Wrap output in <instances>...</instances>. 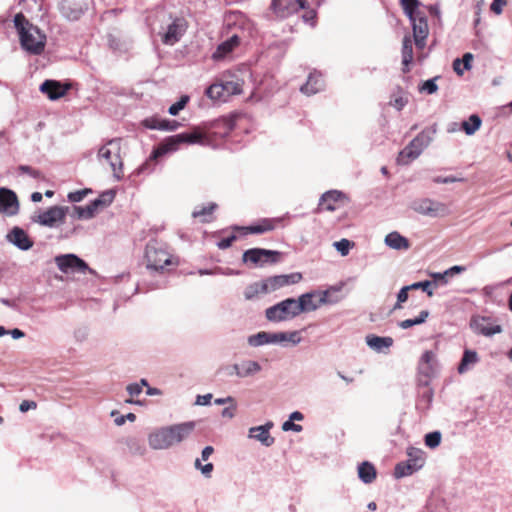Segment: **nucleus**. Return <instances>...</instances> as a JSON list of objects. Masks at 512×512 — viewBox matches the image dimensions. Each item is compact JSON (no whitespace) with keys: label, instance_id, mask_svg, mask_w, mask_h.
<instances>
[{"label":"nucleus","instance_id":"1","mask_svg":"<svg viewBox=\"0 0 512 512\" xmlns=\"http://www.w3.org/2000/svg\"><path fill=\"white\" fill-rule=\"evenodd\" d=\"M195 422L188 421L161 427L151 432L148 443L152 449L164 450L188 439L195 430Z\"/></svg>","mask_w":512,"mask_h":512},{"label":"nucleus","instance_id":"2","mask_svg":"<svg viewBox=\"0 0 512 512\" xmlns=\"http://www.w3.org/2000/svg\"><path fill=\"white\" fill-rule=\"evenodd\" d=\"M144 260L147 269L158 273L170 272L179 265L178 257L168 251L167 245L155 239L146 244Z\"/></svg>","mask_w":512,"mask_h":512},{"label":"nucleus","instance_id":"3","mask_svg":"<svg viewBox=\"0 0 512 512\" xmlns=\"http://www.w3.org/2000/svg\"><path fill=\"white\" fill-rule=\"evenodd\" d=\"M14 24L22 48L33 55L41 54L45 49L46 35L37 26L30 23L22 13L15 15Z\"/></svg>","mask_w":512,"mask_h":512},{"label":"nucleus","instance_id":"4","mask_svg":"<svg viewBox=\"0 0 512 512\" xmlns=\"http://www.w3.org/2000/svg\"><path fill=\"white\" fill-rule=\"evenodd\" d=\"M228 26H232L237 29V32L233 33L229 39L222 42L213 54L214 59H220L232 52L236 47L239 46L241 40L246 37V34L250 33L251 23L250 21L240 12L231 13L228 18Z\"/></svg>","mask_w":512,"mask_h":512},{"label":"nucleus","instance_id":"5","mask_svg":"<svg viewBox=\"0 0 512 512\" xmlns=\"http://www.w3.org/2000/svg\"><path fill=\"white\" fill-rule=\"evenodd\" d=\"M207 135L200 128H193L191 131L180 133L167 138L154 152L153 157L157 158L167 152L175 151L181 144L204 143Z\"/></svg>","mask_w":512,"mask_h":512},{"label":"nucleus","instance_id":"6","mask_svg":"<svg viewBox=\"0 0 512 512\" xmlns=\"http://www.w3.org/2000/svg\"><path fill=\"white\" fill-rule=\"evenodd\" d=\"M434 130L424 129L419 133L402 151H400L397 157V163L400 165H407L415 160L432 141V135Z\"/></svg>","mask_w":512,"mask_h":512},{"label":"nucleus","instance_id":"7","mask_svg":"<svg viewBox=\"0 0 512 512\" xmlns=\"http://www.w3.org/2000/svg\"><path fill=\"white\" fill-rule=\"evenodd\" d=\"M120 150L119 144L111 140L98 151L99 160L105 161L110 166L113 175L118 180L123 177V162Z\"/></svg>","mask_w":512,"mask_h":512},{"label":"nucleus","instance_id":"8","mask_svg":"<svg viewBox=\"0 0 512 512\" xmlns=\"http://www.w3.org/2000/svg\"><path fill=\"white\" fill-rule=\"evenodd\" d=\"M242 93V84L238 80L214 83L206 90V95L213 100H226L232 95Z\"/></svg>","mask_w":512,"mask_h":512},{"label":"nucleus","instance_id":"9","mask_svg":"<svg viewBox=\"0 0 512 512\" xmlns=\"http://www.w3.org/2000/svg\"><path fill=\"white\" fill-rule=\"evenodd\" d=\"M299 315L296 300L288 298L266 310V317L270 321H283Z\"/></svg>","mask_w":512,"mask_h":512},{"label":"nucleus","instance_id":"10","mask_svg":"<svg viewBox=\"0 0 512 512\" xmlns=\"http://www.w3.org/2000/svg\"><path fill=\"white\" fill-rule=\"evenodd\" d=\"M412 209L421 215L429 217H442L448 214L446 204L429 198L415 200L412 203Z\"/></svg>","mask_w":512,"mask_h":512},{"label":"nucleus","instance_id":"11","mask_svg":"<svg viewBox=\"0 0 512 512\" xmlns=\"http://www.w3.org/2000/svg\"><path fill=\"white\" fill-rule=\"evenodd\" d=\"M348 197L341 191L338 190H330L325 192L318 203L316 212L320 213L323 211L333 212L342 207H344L348 203Z\"/></svg>","mask_w":512,"mask_h":512},{"label":"nucleus","instance_id":"12","mask_svg":"<svg viewBox=\"0 0 512 512\" xmlns=\"http://www.w3.org/2000/svg\"><path fill=\"white\" fill-rule=\"evenodd\" d=\"M278 251L266 250L262 248H252L243 253L242 260L244 263H252L254 265H264L265 263H277L280 259Z\"/></svg>","mask_w":512,"mask_h":512},{"label":"nucleus","instance_id":"13","mask_svg":"<svg viewBox=\"0 0 512 512\" xmlns=\"http://www.w3.org/2000/svg\"><path fill=\"white\" fill-rule=\"evenodd\" d=\"M418 375L421 382L428 384L437 369V357L433 351H425L418 362Z\"/></svg>","mask_w":512,"mask_h":512},{"label":"nucleus","instance_id":"14","mask_svg":"<svg viewBox=\"0 0 512 512\" xmlns=\"http://www.w3.org/2000/svg\"><path fill=\"white\" fill-rule=\"evenodd\" d=\"M270 8L276 17L284 19L306 8V0H272Z\"/></svg>","mask_w":512,"mask_h":512},{"label":"nucleus","instance_id":"15","mask_svg":"<svg viewBox=\"0 0 512 512\" xmlns=\"http://www.w3.org/2000/svg\"><path fill=\"white\" fill-rule=\"evenodd\" d=\"M67 208L53 206L37 216L36 222L42 226L55 227L65 221Z\"/></svg>","mask_w":512,"mask_h":512},{"label":"nucleus","instance_id":"16","mask_svg":"<svg viewBox=\"0 0 512 512\" xmlns=\"http://www.w3.org/2000/svg\"><path fill=\"white\" fill-rule=\"evenodd\" d=\"M55 263L58 268L64 272H81L85 273L88 270V265L74 254L60 255L55 258Z\"/></svg>","mask_w":512,"mask_h":512},{"label":"nucleus","instance_id":"17","mask_svg":"<svg viewBox=\"0 0 512 512\" xmlns=\"http://www.w3.org/2000/svg\"><path fill=\"white\" fill-rule=\"evenodd\" d=\"M281 223V218H263L249 226L237 227L236 230L240 231L243 235L264 234L274 230Z\"/></svg>","mask_w":512,"mask_h":512},{"label":"nucleus","instance_id":"18","mask_svg":"<svg viewBox=\"0 0 512 512\" xmlns=\"http://www.w3.org/2000/svg\"><path fill=\"white\" fill-rule=\"evenodd\" d=\"M187 29V21L184 18H176L162 35V42L166 45L177 43Z\"/></svg>","mask_w":512,"mask_h":512},{"label":"nucleus","instance_id":"19","mask_svg":"<svg viewBox=\"0 0 512 512\" xmlns=\"http://www.w3.org/2000/svg\"><path fill=\"white\" fill-rule=\"evenodd\" d=\"M413 28V37L415 45L419 49H423L426 45V38L429 34L428 23L425 17L416 15L410 19Z\"/></svg>","mask_w":512,"mask_h":512},{"label":"nucleus","instance_id":"20","mask_svg":"<svg viewBox=\"0 0 512 512\" xmlns=\"http://www.w3.org/2000/svg\"><path fill=\"white\" fill-rule=\"evenodd\" d=\"M302 279L301 273L295 272L288 275H276L264 280L267 292L278 290L290 284H296Z\"/></svg>","mask_w":512,"mask_h":512},{"label":"nucleus","instance_id":"21","mask_svg":"<svg viewBox=\"0 0 512 512\" xmlns=\"http://www.w3.org/2000/svg\"><path fill=\"white\" fill-rule=\"evenodd\" d=\"M18 206L16 194L7 188H0V212L7 215H15L18 211Z\"/></svg>","mask_w":512,"mask_h":512},{"label":"nucleus","instance_id":"22","mask_svg":"<svg viewBox=\"0 0 512 512\" xmlns=\"http://www.w3.org/2000/svg\"><path fill=\"white\" fill-rule=\"evenodd\" d=\"M471 325L478 334H482L484 336H492L502 332L501 326L495 324L487 317L474 318Z\"/></svg>","mask_w":512,"mask_h":512},{"label":"nucleus","instance_id":"23","mask_svg":"<svg viewBox=\"0 0 512 512\" xmlns=\"http://www.w3.org/2000/svg\"><path fill=\"white\" fill-rule=\"evenodd\" d=\"M58 9L62 16L70 21L80 19L83 14L82 7L74 0H61L58 4Z\"/></svg>","mask_w":512,"mask_h":512},{"label":"nucleus","instance_id":"24","mask_svg":"<svg viewBox=\"0 0 512 512\" xmlns=\"http://www.w3.org/2000/svg\"><path fill=\"white\" fill-rule=\"evenodd\" d=\"M70 85H63L55 80H46L42 83L40 89L43 93H46L52 100L63 97L69 90Z\"/></svg>","mask_w":512,"mask_h":512},{"label":"nucleus","instance_id":"25","mask_svg":"<svg viewBox=\"0 0 512 512\" xmlns=\"http://www.w3.org/2000/svg\"><path fill=\"white\" fill-rule=\"evenodd\" d=\"M8 239L21 250H28L33 246L32 240L27 233L18 227H15L8 234Z\"/></svg>","mask_w":512,"mask_h":512},{"label":"nucleus","instance_id":"26","mask_svg":"<svg viewBox=\"0 0 512 512\" xmlns=\"http://www.w3.org/2000/svg\"><path fill=\"white\" fill-rule=\"evenodd\" d=\"M272 426V423H267L262 426L252 427L249 430V437L260 441L265 446H271L274 443V438L269 433Z\"/></svg>","mask_w":512,"mask_h":512},{"label":"nucleus","instance_id":"27","mask_svg":"<svg viewBox=\"0 0 512 512\" xmlns=\"http://www.w3.org/2000/svg\"><path fill=\"white\" fill-rule=\"evenodd\" d=\"M324 87V81L322 79L321 74L319 73H310L308 76L307 82L301 86V92L306 95H313L317 92L321 91Z\"/></svg>","mask_w":512,"mask_h":512},{"label":"nucleus","instance_id":"28","mask_svg":"<svg viewBox=\"0 0 512 512\" xmlns=\"http://www.w3.org/2000/svg\"><path fill=\"white\" fill-rule=\"evenodd\" d=\"M393 342L392 337H380L374 334L366 336L367 345L376 352L388 350L393 345Z\"/></svg>","mask_w":512,"mask_h":512},{"label":"nucleus","instance_id":"29","mask_svg":"<svg viewBox=\"0 0 512 512\" xmlns=\"http://www.w3.org/2000/svg\"><path fill=\"white\" fill-rule=\"evenodd\" d=\"M402 72H410V64L413 61V45L410 36H405L402 42Z\"/></svg>","mask_w":512,"mask_h":512},{"label":"nucleus","instance_id":"30","mask_svg":"<svg viewBox=\"0 0 512 512\" xmlns=\"http://www.w3.org/2000/svg\"><path fill=\"white\" fill-rule=\"evenodd\" d=\"M358 477L365 484L372 483L377 477V471L375 466L368 461L362 462L358 466Z\"/></svg>","mask_w":512,"mask_h":512},{"label":"nucleus","instance_id":"31","mask_svg":"<svg viewBox=\"0 0 512 512\" xmlns=\"http://www.w3.org/2000/svg\"><path fill=\"white\" fill-rule=\"evenodd\" d=\"M385 243L392 249L407 250L410 243L407 238L400 235L398 232H391L385 238Z\"/></svg>","mask_w":512,"mask_h":512},{"label":"nucleus","instance_id":"32","mask_svg":"<svg viewBox=\"0 0 512 512\" xmlns=\"http://www.w3.org/2000/svg\"><path fill=\"white\" fill-rule=\"evenodd\" d=\"M144 124L146 127L150 128V129H158V130H175L179 126V123L175 120L169 121V120L158 119L155 117L146 119L144 121Z\"/></svg>","mask_w":512,"mask_h":512},{"label":"nucleus","instance_id":"33","mask_svg":"<svg viewBox=\"0 0 512 512\" xmlns=\"http://www.w3.org/2000/svg\"><path fill=\"white\" fill-rule=\"evenodd\" d=\"M267 287L265 285L264 280L262 282H256L253 284H250L246 287L244 291V296L247 300H252L257 298L260 294H266Z\"/></svg>","mask_w":512,"mask_h":512},{"label":"nucleus","instance_id":"34","mask_svg":"<svg viewBox=\"0 0 512 512\" xmlns=\"http://www.w3.org/2000/svg\"><path fill=\"white\" fill-rule=\"evenodd\" d=\"M478 361V355L475 351L465 350L461 362L458 366V372L464 373L468 370L470 365L475 364Z\"/></svg>","mask_w":512,"mask_h":512},{"label":"nucleus","instance_id":"35","mask_svg":"<svg viewBox=\"0 0 512 512\" xmlns=\"http://www.w3.org/2000/svg\"><path fill=\"white\" fill-rule=\"evenodd\" d=\"M261 370V366L256 361H245L240 366V371H237L238 377H247L253 375Z\"/></svg>","mask_w":512,"mask_h":512},{"label":"nucleus","instance_id":"36","mask_svg":"<svg viewBox=\"0 0 512 512\" xmlns=\"http://www.w3.org/2000/svg\"><path fill=\"white\" fill-rule=\"evenodd\" d=\"M473 60V55L471 53L464 54L462 59H455L453 62V69L458 75H462L464 70H469L471 68V61Z\"/></svg>","mask_w":512,"mask_h":512},{"label":"nucleus","instance_id":"37","mask_svg":"<svg viewBox=\"0 0 512 512\" xmlns=\"http://www.w3.org/2000/svg\"><path fill=\"white\" fill-rule=\"evenodd\" d=\"M101 200H94L85 207H75V211L79 218H91L99 208Z\"/></svg>","mask_w":512,"mask_h":512},{"label":"nucleus","instance_id":"38","mask_svg":"<svg viewBox=\"0 0 512 512\" xmlns=\"http://www.w3.org/2000/svg\"><path fill=\"white\" fill-rule=\"evenodd\" d=\"M481 119L478 115H471L468 120L462 123V129L467 135L474 134L481 126Z\"/></svg>","mask_w":512,"mask_h":512},{"label":"nucleus","instance_id":"39","mask_svg":"<svg viewBox=\"0 0 512 512\" xmlns=\"http://www.w3.org/2000/svg\"><path fill=\"white\" fill-rule=\"evenodd\" d=\"M409 459L407 462H410L415 470L420 469L425 462V458L423 456V452L419 449L411 448L408 451Z\"/></svg>","mask_w":512,"mask_h":512},{"label":"nucleus","instance_id":"40","mask_svg":"<svg viewBox=\"0 0 512 512\" xmlns=\"http://www.w3.org/2000/svg\"><path fill=\"white\" fill-rule=\"evenodd\" d=\"M296 305L298 306V313L304 311H313L317 308V305L312 300L311 294L302 295L298 301H296Z\"/></svg>","mask_w":512,"mask_h":512},{"label":"nucleus","instance_id":"41","mask_svg":"<svg viewBox=\"0 0 512 512\" xmlns=\"http://www.w3.org/2000/svg\"><path fill=\"white\" fill-rule=\"evenodd\" d=\"M297 332H292L290 334H286L283 332L280 333H269V343H279L284 341H291L293 343H297L299 338H297Z\"/></svg>","mask_w":512,"mask_h":512},{"label":"nucleus","instance_id":"42","mask_svg":"<svg viewBox=\"0 0 512 512\" xmlns=\"http://www.w3.org/2000/svg\"><path fill=\"white\" fill-rule=\"evenodd\" d=\"M400 4L409 19H413L414 16L419 15L417 9L420 2L418 0H400Z\"/></svg>","mask_w":512,"mask_h":512},{"label":"nucleus","instance_id":"43","mask_svg":"<svg viewBox=\"0 0 512 512\" xmlns=\"http://www.w3.org/2000/svg\"><path fill=\"white\" fill-rule=\"evenodd\" d=\"M428 316H429V311L422 310L416 318L403 320L399 323V326L402 329H408L414 325H419V324L424 323L426 321V319L428 318Z\"/></svg>","mask_w":512,"mask_h":512},{"label":"nucleus","instance_id":"44","mask_svg":"<svg viewBox=\"0 0 512 512\" xmlns=\"http://www.w3.org/2000/svg\"><path fill=\"white\" fill-rule=\"evenodd\" d=\"M415 471L416 470L414 469L410 462L399 463L395 467L394 475L396 478H401L404 476L411 475Z\"/></svg>","mask_w":512,"mask_h":512},{"label":"nucleus","instance_id":"45","mask_svg":"<svg viewBox=\"0 0 512 512\" xmlns=\"http://www.w3.org/2000/svg\"><path fill=\"white\" fill-rule=\"evenodd\" d=\"M333 245L342 256H346L348 255L350 249L354 247V242L348 239H341L340 241L334 242Z\"/></svg>","mask_w":512,"mask_h":512},{"label":"nucleus","instance_id":"46","mask_svg":"<svg viewBox=\"0 0 512 512\" xmlns=\"http://www.w3.org/2000/svg\"><path fill=\"white\" fill-rule=\"evenodd\" d=\"M216 208H217V205L215 203H211L208 206H203L200 209H195L192 212V216L194 218L206 217V216L211 217V215L213 214V212Z\"/></svg>","mask_w":512,"mask_h":512},{"label":"nucleus","instance_id":"47","mask_svg":"<svg viewBox=\"0 0 512 512\" xmlns=\"http://www.w3.org/2000/svg\"><path fill=\"white\" fill-rule=\"evenodd\" d=\"M269 333L259 332L256 335L249 337V344L252 346H260L269 343Z\"/></svg>","mask_w":512,"mask_h":512},{"label":"nucleus","instance_id":"48","mask_svg":"<svg viewBox=\"0 0 512 512\" xmlns=\"http://www.w3.org/2000/svg\"><path fill=\"white\" fill-rule=\"evenodd\" d=\"M188 101H189V96H187V95L181 96L179 101H177L176 103H174L173 105L170 106L168 112L171 115H174V116L177 115L182 109L185 108Z\"/></svg>","mask_w":512,"mask_h":512},{"label":"nucleus","instance_id":"49","mask_svg":"<svg viewBox=\"0 0 512 512\" xmlns=\"http://www.w3.org/2000/svg\"><path fill=\"white\" fill-rule=\"evenodd\" d=\"M441 434L440 432H431L425 436V444L430 448H435L440 444Z\"/></svg>","mask_w":512,"mask_h":512},{"label":"nucleus","instance_id":"50","mask_svg":"<svg viewBox=\"0 0 512 512\" xmlns=\"http://www.w3.org/2000/svg\"><path fill=\"white\" fill-rule=\"evenodd\" d=\"M409 290H413L412 288H409V285L408 286H404L403 288H401V290L399 291V293L397 295V302L394 305V310L402 308V304L404 302H406L407 299H408V292H409Z\"/></svg>","mask_w":512,"mask_h":512},{"label":"nucleus","instance_id":"51","mask_svg":"<svg viewBox=\"0 0 512 512\" xmlns=\"http://www.w3.org/2000/svg\"><path fill=\"white\" fill-rule=\"evenodd\" d=\"M300 10H304L302 18L305 22L310 23L311 25L315 24L317 13L314 9L310 8L308 2L306 1V8H300Z\"/></svg>","mask_w":512,"mask_h":512},{"label":"nucleus","instance_id":"52","mask_svg":"<svg viewBox=\"0 0 512 512\" xmlns=\"http://www.w3.org/2000/svg\"><path fill=\"white\" fill-rule=\"evenodd\" d=\"M438 86L434 82V79L426 80L422 83V85L419 87L420 92H426L428 94H433L437 92Z\"/></svg>","mask_w":512,"mask_h":512},{"label":"nucleus","instance_id":"53","mask_svg":"<svg viewBox=\"0 0 512 512\" xmlns=\"http://www.w3.org/2000/svg\"><path fill=\"white\" fill-rule=\"evenodd\" d=\"M431 282L430 281H422V282H416L411 285H409V288H412L413 290L416 289H422L424 292L427 293L429 297L433 296V291L430 289Z\"/></svg>","mask_w":512,"mask_h":512},{"label":"nucleus","instance_id":"54","mask_svg":"<svg viewBox=\"0 0 512 512\" xmlns=\"http://www.w3.org/2000/svg\"><path fill=\"white\" fill-rule=\"evenodd\" d=\"M18 169H19L20 172L28 174V175H30L33 178H36V179H42L43 178L42 173L39 170H37V169H35V168L31 167V166L21 165V166H19Z\"/></svg>","mask_w":512,"mask_h":512},{"label":"nucleus","instance_id":"55","mask_svg":"<svg viewBox=\"0 0 512 512\" xmlns=\"http://www.w3.org/2000/svg\"><path fill=\"white\" fill-rule=\"evenodd\" d=\"M506 5L507 0H493L490 5V11L496 15H500Z\"/></svg>","mask_w":512,"mask_h":512},{"label":"nucleus","instance_id":"56","mask_svg":"<svg viewBox=\"0 0 512 512\" xmlns=\"http://www.w3.org/2000/svg\"><path fill=\"white\" fill-rule=\"evenodd\" d=\"M114 199V193L112 191H108L100 195L96 200H101L99 203V207H104L109 205Z\"/></svg>","mask_w":512,"mask_h":512},{"label":"nucleus","instance_id":"57","mask_svg":"<svg viewBox=\"0 0 512 512\" xmlns=\"http://www.w3.org/2000/svg\"><path fill=\"white\" fill-rule=\"evenodd\" d=\"M195 467L200 469L201 472L206 476V477H210V474L211 472L213 471V464L212 463H207L205 465H202L200 460L199 459H196L195 461Z\"/></svg>","mask_w":512,"mask_h":512},{"label":"nucleus","instance_id":"58","mask_svg":"<svg viewBox=\"0 0 512 512\" xmlns=\"http://www.w3.org/2000/svg\"><path fill=\"white\" fill-rule=\"evenodd\" d=\"M36 408H37V403L32 400H23L19 406V410L23 413H25L31 409H36Z\"/></svg>","mask_w":512,"mask_h":512},{"label":"nucleus","instance_id":"59","mask_svg":"<svg viewBox=\"0 0 512 512\" xmlns=\"http://www.w3.org/2000/svg\"><path fill=\"white\" fill-rule=\"evenodd\" d=\"M87 193H88V190H79V191L71 192V193H69L68 198L72 202H79L85 197V195Z\"/></svg>","mask_w":512,"mask_h":512},{"label":"nucleus","instance_id":"60","mask_svg":"<svg viewBox=\"0 0 512 512\" xmlns=\"http://www.w3.org/2000/svg\"><path fill=\"white\" fill-rule=\"evenodd\" d=\"M220 371L223 372L224 374H226L227 376H233V375L237 376V371H240V365L234 364V365L224 366L220 369Z\"/></svg>","mask_w":512,"mask_h":512},{"label":"nucleus","instance_id":"61","mask_svg":"<svg viewBox=\"0 0 512 512\" xmlns=\"http://www.w3.org/2000/svg\"><path fill=\"white\" fill-rule=\"evenodd\" d=\"M282 429L284 431H289V430H293L295 432H300L302 431V426L299 425V424H295L293 421H291L290 419L286 422L283 423L282 425Z\"/></svg>","mask_w":512,"mask_h":512},{"label":"nucleus","instance_id":"62","mask_svg":"<svg viewBox=\"0 0 512 512\" xmlns=\"http://www.w3.org/2000/svg\"><path fill=\"white\" fill-rule=\"evenodd\" d=\"M235 240H236L235 235H231L227 238H223L221 241H219L218 247L220 249H226V248L230 247Z\"/></svg>","mask_w":512,"mask_h":512},{"label":"nucleus","instance_id":"63","mask_svg":"<svg viewBox=\"0 0 512 512\" xmlns=\"http://www.w3.org/2000/svg\"><path fill=\"white\" fill-rule=\"evenodd\" d=\"M407 104V98H404L402 96L395 97L392 100V105L397 108L398 110H401L405 105Z\"/></svg>","mask_w":512,"mask_h":512},{"label":"nucleus","instance_id":"64","mask_svg":"<svg viewBox=\"0 0 512 512\" xmlns=\"http://www.w3.org/2000/svg\"><path fill=\"white\" fill-rule=\"evenodd\" d=\"M127 391L131 396H138L142 391V386L139 384H130L127 387Z\"/></svg>","mask_w":512,"mask_h":512}]
</instances>
